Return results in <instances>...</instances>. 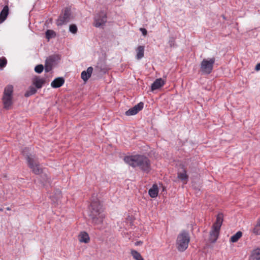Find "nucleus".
Masks as SVG:
<instances>
[{"instance_id": "nucleus-9", "label": "nucleus", "mask_w": 260, "mask_h": 260, "mask_svg": "<svg viewBox=\"0 0 260 260\" xmlns=\"http://www.w3.org/2000/svg\"><path fill=\"white\" fill-rule=\"evenodd\" d=\"M144 106L143 102H140L132 108L125 112V115L127 116L134 115L141 111Z\"/></svg>"}, {"instance_id": "nucleus-31", "label": "nucleus", "mask_w": 260, "mask_h": 260, "mask_svg": "<svg viewBox=\"0 0 260 260\" xmlns=\"http://www.w3.org/2000/svg\"><path fill=\"white\" fill-rule=\"evenodd\" d=\"M175 39L176 38L174 37L171 36L169 37L168 44L170 47H175L177 46L175 43Z\"/></svg>"}, {"instance_id": "nucleus-3", "label": "nucleus", "mask_w": 260, "mask_h": 260, "mask_svg": "<svg viewBox=\"0 0 260 260\" xmlns=\"http://www.w3.org/2000/svg\"><path fill=\"white\" fill-rule=\"evenodd\" d=\"M27 150L28 148H25L23 151V153L27 161L29 167L35 174H40L42 173V169L40 167V164L38 161L37 157L35 155L25 154V152L27 151Z\"/></svg>"}, {"instance_id": "nucleus-35", "label": "nucleus", "mask_w": 260, "mask_h": 260, "mask_svg": "<svg viewBox=\"0 0 260 260\" xmlns=\"http://www.w3.org/2000/svg\"><path fill=\"white\" fill-rule=\"evenodd\" d=\"M140 30H141V31L142 32V34L144 35V36H146L147 35V30L145 28H141L140 29Z\"/></svg>"}, {"instance_id": "nucleus-27", "label": "nucleus", "mask_w": 260, "mask_h": 260, "mask_svg": "<svg viewBox=\"0 0 260 260\" xmlns=\"http://www.w3.org/2000/svg\"><path fill=\"white\" fill-rule=\"evenodd\" d=\"M36 92H37V89L34 87L30 86V87H29L28 90H27L25 93L24 95L25 97H28L31 95L35 94L36 93Z\"/></svg>"}, {"instance_id": "nucleus-5", "label": "nucleus", "mask_w": 260, "mask_h": 260, "mask_svg": "<svg viewBox=\"0 0 260 260\" xmlns=\"http://www.w3.org/2000/svg\"><path fill=\"white\" fill-rule=\"evenodd\" d=\"M215 61L214 57L204 59L200 65V70L202 73L204 74H210L212 72Z\"/></svg>"}, {"instance_id": "nucleus-32", "label": "nucleus", "mask_w": 260, "mask_h": 260, "mask_svg": "<svg viewBox=\"0 0 260 260\" xmlns=\"http://www.w3.org/2000/svg\"><path fill=\"white\" fill-rule=\"evenodd\" d=\"M69 30L72 34H75L77 33L78 30L77 26L75 24H71L70 25Z\"/></svg>"}, {"instance_id": "nucleus-38", "label": "nucleus", "mask_w": 260, "mask_h": 260, "mask_svg": "<svg viewBox=\"0 0 260 260\" xmlns=\"http://www.w3.org/2000/svg\"><path fill=\"white\" fill-rule=\"evenodd\" d=\"M7 210L8 211H10V210H11V208L10 207H7Z\"/></svg>"}, {"instance_id": "nucleus-4", "label": "nucleus", "mask_w": 260, "mask_h": 260, "mask_svg": "<svg viewBox=\"0 0 260 260\" xmlns=\"http://www.w3.org/2000/svg\"><path fill=\"white\" fill-rule=\"evenodd\" d=\"M190 241V237L187 231H182L177 236L176 245L179 251H185L188 246Z\"/></svg>"}, {"instance_id": "nucleus-36", "label": "nucleus", "mask_w": 260, "mask_h": 260, "mask_svg": "<svg viewBox=\"0 0 260 260\" xmlns=\"http://www.w3.org/2000/svg\"><path fill=\"white\" fill-rule=\"evenodd\" d=\"M255 70L256 71L260 70V62L256 64V66L255 67Z\"/></svg>"}, {"instance_id": "nucleus-33", "label": "nucleus", "mask_w": 260, "mask_h": 260, "mask_svg": "<svg viewBox=\"0 0 260 260\" xmlns=\"http://www.w3.org/2000/svg\"><path fill=\"white\" fill-rule=\"evenodd\" d=\"M44 70V66L42 64H39L36 66L35 68V71L38 73H41Z\"/></svg>"}, {"instance_id": "nucleus-10", "label": "nucleus", "mask_w": 260, "mask_h": 260, "mask_svg": "<svg viewBox=\"0 0 260 260\" xmlns=\"http://www.w3.org/2000/svg\"><path fill=\"white\" fill-rule=\"evenodd\" d=\"M2 100L4 105V108L6 110L11 109V106L13 103V96H7L6 95H3Z\"/></svg>"}, {"instance_id": "nucleus-20", "label": "nucleus", "mask_w": 260, "mask_h": 260, "mask_svg": "<svg viewBox=\"0 0 260 260\" xmlns=\"http://www.w3.org/2000/svg\"><path fill=\"white\" fill-rule=\"evenodd\" d=\"M61 198V191L57 189L55 190V192L54 195L50 196V198L52 201L54 203L58 204L59 202L60 199Z\"/></svg>"}, {"instance_id": "nucleus-17", "label": "nucleus", "mask_w": 260, "mask_h": 260, "mask_svg": "<svg viewBox=\"0 0 260 260\" xmlns=\"http://www.w3.org/2000/svg\"><path fill=\"white\" fill-rule=\"evenodd\" d=\"M64 83V80L62 77L55 78L51 83V86L54 88H59Z\"/></svg>"}, {"instance_id": "nucleus-21", "label": "nucleus", "mask_w": 260, "mask_h": 260, "mask_svg": "<svg viewBox=\"0 0 260 260\" xmlns=\"http://www.w3.org/2000/svg\"><path fill=\"white\" fill-rule=\"evenodd\" d=\"M78 237L79 240L80 242L87 243L89 241V237L86 232H81Z\"/></svg>"}, {"instance_id": "nucleus-8", "label": "nucleus", "mask_w": 260, "mask_h": 260, "mask_svg": "<svg viewBox=\"0 0 260 260\" xmlns=\"http://www.w3.org/2000/svg\"><path fill=\"white\" fill-rule=\"evenodd\" d=\"M56 59L57 56L55 55L50 56L46 59L44 67L45 72L48 73L52 70Z\"/></svg>"}, {"instance_id": "nucleus-15", "label": "nucleus", "mask_w": 260, "mask_h": 260, "mask_svg": "<svg viewBox=\"0 0 260 260\" xmlns=\"http://www.w3.org/2000/svg\"><path fill=\"white\" fill-rule=\"evenodd\" d=\"M223 220V214L219 213L217 216L216 222L213 224L212 228L220 230Z\"/></svg>"}, {"instance_id": "nucleus-12", "label": "nucleus", "mask_w": 260, "mask_h": 260, "mask_svg": "<svg viewBox=\"0 0 260 260\" xmlns=\"http://www.w3.org/2000/svg\"><path fill=\"white\" fill-rule=\"evenodd\" d=\"M165 82L162 78L156 79L151 86L152 91L158 89L164 86Z\"/></svg>"}, {"instance_id": "nucleus-24", "label": "nucleus", "mask_w": 260, "mask_h": 260, "mask_svg": "<svg viewBox=\"0 0 260 260\" xmlns=\"http://www.w3.org/2000/svg\"><path fill=\"white\" fill-rule=\"evenodd\" d=\"M250 260H260V248H257L252 251L250 256Z\"/></svg>"}, {"instance_id": "nucleus-11", "label": "nucleus", "mask_w": 260, "mask_h": 260, "mask_svg": "<svg viewBox=\"0 0 260 260\" xmlns=\"http://www.w3.org/2000/svg\"><path fill=\"white\" fill-rule=\"evenodd\" d=\"M178 178L182 181H187L188 180V176L186 174V171L183 165H180L177 173Z\"/></svg>"}, {"instance_id": "nucleus-16", "label": "nucleus", "mask_w": 260, "mask_h": 260, "mask_svg": "<svg viewBox=\"0 0 260 260\" xmlns=\"http://www.w3.org/2000/svg\"><path fill=\"white\" fill-rule=\"evenodd\" d=\"M45 80L43 78H40L38 76H36L32 80V83L35 87L38 88H41L45 84Z\"/></svg>"}, {"instance_id": "nucleus-2", "label": "nucleus", "mask_w": 260, "mask_h": 260, "mask_svg": "<svg viewBox=\"0 0 260 260\" xmlns=\"http://www.w3.org/2000/svg\"><path fill=\"white\" fill-rule=\"evenodd\" d=\"M89 216L94 225L102 223L105 215L103 213L102 206L98 200L92 201L90 207Z\"/></svg>"}, {"instance_id": "nucleus-25", "label": "nucleus", "mask_w": 260, "mask_h": 260, "mask_svg": "<svg viewBox=\"0 0 260 260\" xmlns=\"http://www.w3.org/2000/svg\"><path fill=\"white\" fill-rule=\"evenodd\" d=\"M242 233L241 231H238L231 237V241L233 243L236 242L242 237Z\"/></svg>"}, {"instance_id": "nucleus-37", "label": "nucleus", "mask_w": 260, "mask_h": 260, "mask_svg": "<svg viewBox=\"0 0 260 260\" xmlns=\"http://www.w3.org/2000/svg\"><path fill=\"white\" fill-rule=\"evenodd\" d=\"M142 244V242L140 241H137L136 243V245H140V244Z\"/></svg>"}, {"instance_id": "nucleus-18", "label": "nucleus", "mask_w": 260, "mask_h": 260, "mask_svg": "<svg viewBox=\"0 0 260 260\" xmlns=\"http://www.w3.org/2000/svg\"><path fill=\"white\" fill-rule=\"evenodd\" d=\"M9 14V7L5 6L0 13V24L3 23L7 18Z\"/></svg>"}, {"instance_id": "nucleus-22", "label": "nucleus", "mask_w": 260, "mask_h": 260, "mask_svg": "<svg viewBox=\"0 0 260 260\" xmlns=\"http://www.w3.org/2000/svg\"><path fill=\"white\" fill-rule=\"evenodd\" d=\"M136 58L138 60L141 59L144 57V47L143 46H139L136 49Z\"/></svg>"}, {"instance_id": "nucleus-30", "label": "nucleus", "mask_w": 260, "mask_h": 260, "mask_svg": "<svg viewBox=\"0 0 260 260\" xmlns=\"http://www.w3.org/2000/svg\"><path fill=\"white\" fill-rule=\"evenodd\" d=\"M41 177L42 178L41 181L43 183L44 185H45L47 183H50V178H49L46 174H43Z\"/></svg>"}, {"instance_id": "nucleus-26", "label": "nucleus", "mask_w": 260, "mask_h": 260, "mask_svg": "<svg viewBox=\"0 0 260 260\" xmlns=\"http://www.w3.org/2000/svg\"><path fill=\"white\" fill-rule=\"evenodd\" d=\"M131 254L136 260H144L141 254L136 250H131Z\"/></svg>"}, {"instance_id": "nucleus-1", "label": "nucleus", "mask_w": 260, "mask_h": 260, "mask_svg": "<svg viewBox=\"0 0 260 260\" xmlns=\"http://www.w3.org/2000/svg\"><path fill=\"white\" fill-rule=\"evenodd\" d=\"M124 161L134 168L138 167L140 169L146 173L151 170L150 161L148 157L142 155H136L125 156Z\"/></svg>"}, {"instance_id": "nucleus-13", "label": "nucleus", "mask_w": 260, "mask_h": 260, "mask_svg": "<svg viewBox=\"0 0 260 260\" xmlns=\"http://www.w3.org/2000/svg\"><path fill=\"white\" fill-rule=\"evenodd\" d=\"M219 230L212 228V230L210 233L209 238V241L211 243H213L216 241L219 236Z\"/></svg>"}, {"instance_id": "nucleus-19", "label": "nucleus", "mask_w": 260, "mask_h": 260, "mask_svg": "<svg viewBox=\"0 0 260 260\" xmlns=\"http://www.w3.org/2000/svg\"><path fill=\"white\" fill-rule=\"evenodd\" d=\"M149 195L152 198H156L158 193V188L157 185L154 184L152 187L148 190Z\"/></svg>"}, {"instance_id": "nucleus-29", "label": "nucleus", "mask_w": 260, "mask_h": 260, "mask_svg": "<svg viewBox=\"0 0 260 260\" xmlns=\"http://www.w3.org/2000/svg\"><path fill=\"white\" fill-rule=\"evenodd\" d=\"M253 232L256 235H260V218L258 220L256 225L254 228Z\"/></svg>"}, {"instance_id": "nucleus-39", "label": "nucleus", "mask_w": 260, "mask_h": 260, "mask_svg": "<svg viewBox=\"0 0 260 260\" xmlns=\"http://www.w3.org/2000/svg\"><path fill=\"white\" fill-rule=\"evenodd\" d=\"M3 211V208H0V212H2Z\"/></svg>"}, {"instance_id": "nucleus-34", "label": "nucleus", "mask_w": 260, "mask_h": 260, "mask_svg": "<svg viewBox=\"0 0 260 260\" xmlns=\"http://www.w3.org/2000/svg\"><path fill=\"white\" fill-rule=\"evenodd\" d=\"M7 63V59L5 57L0 58V67L4 68L5 67Z\"/></svg>"}, {"instance_id": "nucleus-14", "label": "nucleus", "mask_w": 260, "mask_h": 260, "mask_svg": "<svg viewBox=\"0 0 260 260\" xmlns=\"http://www.w3.org/2000/svg\"><path fill=\"white\" fill-rule=\"evenodd\" d=\"M93 72V68L89 67L87 68L86 71H83L81 73V77L84 81H87L91 77Z\"/></svg>"}, {"instance_id": "nucleus-28", "label": "nucleus", "mask_w": 260, "mask_h": 260, "mask_svg": "<svg viewBox=\"0 0 260 260\" xmlns=\"http://www.w3.org/2000/svg\"><path fill=\"white\" fill-rule=\"evenodd\" d=\"M46 38L48 40H50L51 38H54L56 36V34L54 31L50 29H48L46 32Z\"/></svg>"}, {"instance_id": "nucleus-7", "label": "nucleus", "mask_w": 260, "mask_h": 260, "mask_svg": "<svg viewBox=\"0 0 260 260\" xmlns=\"http://www.w3.org/2000/svg\"><path fill=\"white\" fill-rule=\"evenodd\" d=\"M107 22V15L104 11H102L98 13L94 17V26L99 27L104 25Z\"/></svg>"}, {"instance_id": "nucleus-23", "label": "nucleus", "mask_w": 260, "mask_h": 260, "mask_svg": "<svg viewBox=\"0 0 260 260\" xmlns=\"http://www.w3.org/2000/svg\"><path fill=\"white\" fill-rule=\"evenodd\" d=\"M13 86L12 85H8L6 86L4 88L3 95H6L7 96H13Z\"/></svg>"}, {"instance_id": "nucleus-6", "label": "nucleus", "mask_w": 260, "mask_h": 260, "mask_svg": "<svg viewBox=\"0 0 260 260\" xmlns=\"http://www.w3.org/2000/svg\"><path fill=\"white\" fill-rule=\"evenodd\" d=\"M71 19V9L70 8L66 7L57 19L56 23L57 26H62L70 22Z\"/></svg>"}]
</instances>
